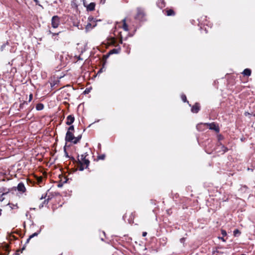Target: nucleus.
Returning <instances> with one entry per match:
<instances>
[{"label": "nucleus", "mask_w": 255, "mask_h": 255, "mask_svg": "<svg viewBox=\"0 0 255 255\" xmlns=\"http://www.w3.org/2000/svg\"><path fill=\"white\" fill-rule=\"evenodd\" d=\"M71 6L72 7L77 8L78 7V4H77V2L76 0H73L71 1Z\"/></svg>", "instance_id": "22"}, {"label": "nucleus", "mask_w": 255, "mask_h": 255, "mask_svg": "<svg viewBox=\"0 0 255 255\" xmlns=\"http://www.w3.org/2000/svg\"><path fill=\"white\" fill-rule=\"evenodd\" d=\"M89 92V90L86 89L85 91H84L85 93H88Z\"/></svg>", "instance_id": "47"}, {"label": "nucleus", "mask_w": 255, "mask_h": 255, "mask_svg": "<svg viewBox=\"0 0 255 255\" xmlns=\"http://www.w3.org/2000/svg\"><path fill=\"white\" fill-rule=\"evenodd\" d=\"M88 20L89 21L91 22L92 20H94V18L93 17L90 16L88 17Z\"/></svg>", "instance_id": "38"}, {"label": "nucleus", "mask_w": 255, "mask_h": 255, "mask_svg": "<svg viewBox=\"0 0 255 255\" xmlns=\"http://www.w3.org/2000/svg\"><path fill=\"white\" fill-rule=\"evenodd\" d=\"M101 71H102V69H100V70L99 71V72H101Z\"/></svg>", "instance_id": "56"}, {"label": "nucleus", "mask_w": 255, "mask_h": 255, "mask_svg": "<svg viewBox=\"0 0 255 255\" xmlns=\"http://www.w3.org/2000/svg\"><path fill=\"white\" fill-rule=\"evenodd\" d=\"M166 13L167 16H173L175 15V12L172 9L166 10Z\"/></svg>", "instance_id": "16"}, {"label": "nucleus", "mask_w": 255, "mask_h": 255, "mask_svg": "<svg viewBox=\"0 0 255 255\" xmlns=\"http://www.w3.org/2000/svg\"><path fill=\"white\" fill-rule=\"evenodd\" d=\"M88 155L87 153H85L81 155V160H80V161H82L83 162V164L86 165L85 169L88 168L89 164H90V161L89 159H86V156Z\"/></svg>", "instance_id": "4"}, {"label": "nucleus", "mask_w": 255, "mask_h": 255, "mask_svg": "<svg viewBox=\"0 0 255 255\" xmlns=\"http://www.w3.org/2000/svg\"><path fill=\"white\" fill-rule=\"evenodd\" d=\"M219 239L221 240H222L223 242H226V240L224 238V237H219Z\"/></svg>", "instance_id": "37"}, {"label": "nucleus", "mask_w": 255, "mask_h": 255, "mask_svg": "<svg viewBox=\"0 0 255 255\" xmlns=\"http://www.w3.org/2000/svg\"><path fill=\"white\" fill-rule=\"evenodd\" d=\"M233 234L235 236H237L241 234V232L238 229H236L234 231Z\"/></svg>", "instance_id": "24"}, {"label": "nucleus", "mask_w": 255, "mask_h": 255, "mask_svg": "<svg viewBox=\"0 0 255 255\" xmlns=\"http://www.w3.org/2000/svg\"><path fill=\"white\" fill-rule=\"evenodd\" d=\"M25 249V246H23V248H22V250H24Z\"/></svg>", "instance_id": "54"}, {"label": "nucleus", "mask_w": 255, "mask_h": 255, "mask_svg": "<svg viewBox=\"0 0 255 255\" xmlns=\"http://www.w3.org/2000/svg\"><path fill=\"white\" fill-rule=\"evenodd\" d=\"M120 43L121 44H122L123 43V40H122V36L121 35V39H120Z\"/></svg>", "instance_id": "46"}, {"label": "nucleus", "mask_w": 255, "mask_h": 255, "mask_svg": "<svg viewBox=\"0 0 255 255\" xmlns=\"http://www.w3.org/2000/svg\"><path fill=\"white\" fill-rule=\"evenodd\" d=\"M75 121V118L73 115H70L67 116L66 118V124L67 125H72Z\"/></svg>", "instance_id": "7"}, {"label": "nucleus", "mask_w": 255, "mask_h": 255, "mask_svg": "<svg viewBox=\"0 0 255 255\" xmlns=\"http://www.w3.org/2000/svg\"><path fill=\"white\" fill-rule=\"evenodd\" d=\"M50 200V198L48 197L46 200H45L42 204L39 205V208H41L43 207L44 204H47Z\"/></svg>", "instance_id": "23"}, {"label": "nucleus", "mask_w": 255, "mask_h": 255, "mask_svg": "<svg viewBox=\"0 0 255 255\" xmlns=\"http://www.w3.org/2000/svg\"><path fill=\"white\" fill-rule=\"evenodd\" d=\"M31 238L29 237V238L27 239L25 244H27L29 243V241L30 240Z\"/></svg>", "instance_id": "44"}, {"label": "nucleus", "mask_w": 255, "mask_h": 255, "mask_svg": "<svg viewBox=\"0 0 255 255\" xmlns=\"http://www.w3.org/2000/svg\"><path fill=\"white\" fill-rule=\"evenodd\" d=\"M96 26V24H95L94 25H93V26H92V24L90 22L88 23L86 26V32L89 31L90 29H92V27H95Z\"/></svg>", "instance_id": "15"}, {"label": "nucleus", "mask_w": 255, "mask_h": 255, "mask_svg": "<svg viewBox=\"0 0 255 255\" xmlns=\"http://www.w3.org/2000/svg\"><path fill=\"white\" fill-rule=\"evenodd\" d=\"M245 255V254H242V255Z\"/></svg>", "instance_id": "57"}, {"label": "nucleus", "mask_w": 255, "mask_h": 255, "mask_svg": "<svg viewBox=\"0 0 255 255\" xmlns=\"http://www.w3.org/2000/svg\"><path fill=\"white\" fill-rule=\"evenodd\" d=\"M32 98H33V95H32V94H30L29 95V96L28 102H31V100H32Z\"/></svg>", "instance_id": "35"}, {"label": "nucleus", "mask_w": 255, "mask_h": 255, "mask_svg": "<svg viewBox=\"0 0 255 255\" xmlns=\"http://www.w3.org/2000/svg\"><path fill=\"white\" fill-rule=\"evenodd\" d=\"M1 211H2V210L0 208V216L1 215Z\"/></svg>", "instance_id": "53"}, {"label": "nucleus", "mask_w": 255, "mask_h": 255, "mask_svg": "<svg viewBox=\"0 0 255 255\" xmlns=\"http://www.w3.org/2000/svg\"><path fill=\"white\" fill-rule=\"evenodd\" d=\"M121 50V47L118 45V47L116 48H114L111 50L109 52V55L113 54H118L120 52Z\"/></svg>", "instance_id": "8"}, {"label": "nucleus", "mask_w": 255, "mask_h": 255, "mask_svg": "<svg viewBox=\"0 0 255 255\" xmlns=\"http://www.w3.org/2000/svg\"><path fill=\"white\" fill-rule=\"evenodd\" d=\"M49 33H51L52 35V36L57 35L60 33V32H58V33H53L50 30L49 31Z\"/></svg>", "instance_id": "33"}, {"label": "nucleus", "mask_w": 255, "mask_h": 255, "mask_svg": "<svg viewBox=\"0 0 255 255\" xmlns=\"http://www.w3.org/2000/svg\"><path fill=\"white\" fill-rule=\"evenodd\" d=\"M14 71V72H16V69L15 68H13L12 69V71Z\"/></svg>", "instance_id": "49"}, {"label": "nucleus", "mask_w": 255, "mask_h": 255, "mask_svg": "<svg viewBox=\"0 0 255 255\" xmlns=\"http://www.w3.org/2000/svg\"><path fill=\"white\" fill-rule=\"evenodd\" d=\"M28 103L26 101H23L22 103H21L19 105L20 109H22L25 104L27 105Z\"/></svg>", "instance_id": "27"}, {"label": "nucleus", "mask_w": 255, "mask_h": 255, "mask_svg": "<svg viewBox=\"0 0 255 255\" xmlns=\"http://www.w3.org/2000/svg\"><path fill=\"white\" fill-rule=\"evenodd\" d=\"M82 138V135H79L77 137H75V138L73 140V141L72 142L74 144H77L78 142H79V141L81 140Z\"/></svg>", "instance_id": "14"}, {"label": "nucleus", "mask_w": 255, "mask_h": 255, "mask_svg": "<svg viewBox=\"0 0 255 255\" xmlns=\"http://www.w3.org/2000/svg\"><path fill=\"white\" fill-rule=\"evenodd\" d=\"M63 179H64V181H62V180H60V182H59V183L57 185L58 187L61 188L63 186V184L67 183L69 180L68 179H67L65 177H63Z\"/></svg>", "instance_id": "11"}, {"label": "nucleus", "mask_w": 255, "mask_h": 255, "mask_svg": "<svg viewBox=\"0 0 255 255\" xmlns=\"http://www.w3.org/2000/svg\"><path fill=\"white\" fill-rule=\"evenodd\" d=\"M70 159H72L73 161H75V159L73 157H69Z\"/></svg>", "instance_id": "48"}, {"label": "nucleus", "mask_w": 255, "mask_h": 255, "mask_svg": "<svg viewBox=\"0 0 255 255\" xmlns=\"http://www.w3.org/2000/svg\"><path fill=\"white\" fill-rule=\"evenodd\" d=\"M8 205H9V207L11 209H13L14 207H15L16 208H18V206H17V205H14V204L9 203Z\"/></svg>", "instance_id": "32"}, {"label": "nucleus", "mask_w": 255, "mask_h": 255, "mask_svg": "<svg viewBox=\"0 0 255 255\" xmlns=\"http://www.w3.org/2000/svg\"><path fill=\"white\" fill-rule=\"evenodd\" d=\"M30 210H35V208H30Z\"/></svg>", "instance_id": "55"}, {"label": "nucleus", "mask_w": 255, "mask_h": 255, "mask_svg": "<svg viewBox=\"0 0 255 255\" xmlns=\"http://www.w3.org/2000/svg\"><path fill=\"white\" fill-rule=\"evenodd\" d=\"M98 158L100 160H104L105 158V154H101L98 156Z\"/></svg>", "instance_id": "29"}, {"label": "nucleus", "mask_w": 255, "mask_h": 255, "mask_svg": "<svg viewBox=\"0 0 255 255\" xmlns=\"http://www.w3.org/2000/svg\"><path fill=\"white\" fill-rule=\"evenodd\" d=\"M221 234L223 237L226 236L227 235L226 231L224 230H221Z\"/></svg>", "instance_id": "31"}, {"label": "nucleus", "mask_w": 255, "mask_h": 255, "mask_svg": "<svg viewBox=\"0 0 255 255\" xmlns=\"http://www.w3.org/2000/svg\"><path fill=\"white\" fill-rule=\"evenodd\" d=\"M14 71V72H16V69L15 68H13L12 69V71Z\"/></svg>", "instance_id": "50"}, {"label": "nucleus", "mask_w": 255, "mask_h": 255, "mask_svg": "<svg viewBox=\"0 0 255 255\" xmlns=\"http://www.w3.org/2000/svg\"><path fill=\"white\" fill-rule=\"evenodd\" d=\"M248 170H251L252 171H253V169L248 168Z\"/></svg>", "instance_id": "51"}, {"label": "nucleus", "mask_w": 255, "mask_h": 255, "mask_svg": "<svg viewBox=\"0 0 255 255\" xmlns=\"http://www.w3.org/2000/svg\"><path fill=\"white\" fill-rule=\"evenodd\" d=\"M5 193H3L0 197V201H2L3 200V198L2 197V196L4 195Z\"/></svg>", "instance_id": "41"}, {"label": "nucleus", "mask_w": 255, "mask_h": 255, "mask_svg": "<svg viewBox=\"0 0 255 255\" xmlns=\"http://www.w3.org/2000/svg\"><path fill=\"white\" fill-rule=\"evenodd\" d=\"M145 13L143 9L140 7L137 8V13L135 16V18L140 21L143 20L144 19Z\"/></svg>", "instance_id": "1"}, {"label": "nucleus", "mask_w": 255, "mask_h": 255, "mask_svg": "<svg viewBox=\"0 0 255 255\" xmlns=\"http://www.w3.org/2000/svg\"><path fill=\"white\" fill-rule=\"evenodd\" d=\"M46 194L45 195H42L40 199L42 200L43 199H45L46 198Z\"/></svg>", "instance_id": "39"}, {"label": "nucleus", "mask_w": 255, "mask_h": 255, "mask_svg": "<svg viewBox=\"0 0 255 255\" xmlns=\"http://www.w3.org/2000/svg\"><path fill=\"white\" fill-rule=\"evenodd\" d=\"M157 4L160 8L164 7L165 6L164 0H158Z\"/></svg>", "instance_id": "12"}, {"label": "nucleus", "mask_w": 255, "mask_h": 255, "mask_svg": "<svg viewBox=\"0 0 255 255\" xmlns=\"http://www.w3.org/2000/svg\"><path fill=\"white\" fill-rule=\"evenodd\" d=\"M146 235H147V233L146 232H142V235L143 237H145L146 236Z\"/></svg>", "instance_id": "43"}, {"label": "nucleus", "mask_w": 255, "mask_h": 255, "mask_svg": "<svg viewBox=\"0 0 255 255\" xmlns=\"http://www.w3.org/2000/svg\"><path fill=\"white\" fill-rule=\"evenodd\" d=\"M75 138V136L74 135V134L72 132L70 131H67L65 137V140L66 142H72L73 141V140Z\"/></svg>", "instance_id": "5"}, {"label": "nucleus", "mask_w": 255, "mask_h": 255, "mask_svg": "<svg viewBox=\"0 0 255 255\" xmlns=\"http://www.w3.org/2000/svg\"><path fill=\"white\" fill-rule=\"evenodd\" d=\"M60 24V17L57 15H54L52 17L51 25L52 27L56 28Z\"/></svg>", "instance_id": "2"}, {"label": "nucleus", "mask_w": 255, "mask_h": 255, "mask_svg": "<svg viewBox=\"0 0 255 255\" xmlns=\"http://www.w3.org/2000/svg\"><path fill=\"white\" fill-rule=\"evenodd\" d=\"M95 3L94 2H91L87 6V10L88 11H93L95 9Z\"/></svg>", "instance_id": "10"}, {"label": "nucleus", "mask_w": 255, "mask_h": 255, "mask_svg": "<svg viewBox=\"0 0 255 255\" xmlns=\"http://www.w3.org/2000/svg\"><path fill=\"white\" fill-rule=\"evenodd\" d=\"M64 153H65V154L66 155V157H69V155H68V154L66 151V145H65L64 146Z\"/></svg>", "instance_id": "30"}, {"label": "nucleus", "mask_w": 255, "mask_h": 255, "mask_svg": "<svg viewBox=\"0 0 255 255\" xmlns=\"http://www.w3.org/2000/svg\"><path fill=\"white\" fill-rule=\"evenodd\" d=\"M251 70L248 68L245 69L243 72V74L244 76H249L251 75Z\"/></svg>", "instance_id": "13"}, {"label": "nucleus", "mask_w": 255, "mask_h": 255, "mask_svg": "<svg viewBox=\"0 0 255 255\" xmlns=\"http://www.w3.org/2000/svg\"><path fill=\"white\" fill-rule=\"evenodd\" d=\"M222 145V149L223 151V152L225 153L227 152L228 150V149L227 147H226L225 145L221 144Z\"/></svg>", "instance_id": "28"}, {"label": "nucleus", "mask_w": 255, "mask_h": 255, "mask_svg": "<svg viewBox=\"0 0 255 255\" xmlns=\"http://www.w3.org/2000/svg\"><path fill=\"white\" fill-rule=\"evenodd\" d=\"M44 108V105L42 103H38L36 105V109L37 111H41Z\"/></svg>", "instance_id": "18"}, {"label": "nucleus", "mask_w": 255, "mask_h": 255, "mask_svg": "<svg viewBox=\"0 0 255 255\" xmlns=\"http://www.w3.org/2000/svg\"><path fill=\"white\" fill-rule=\"evenodd\" d=\"M70 126L68 128L67 131H70L73 132L74 131V127L73 125H70Z\"/></svg>", "instance_id": "26"}, {"label": "nucleus", "mask_w": 255, "mask_h": 255, "mask_svg": "<svg viewBox=\"0 0 255 255\" xmlns=\"http://www.w3.org/2000/svg\"><path fill=\"white\" fill-rule=\"evenodd\" d=\"M200 110V104L196 103L191 108V111L193 113H198Z\"/></svg>", "instance_id": "6"}, {"label": "nucleus", "mask_w": 255, "mask_h": 255, "mask_svg": "<svg viewBox=\"0 0 255 255\" xmlns=\"http://www.w3.org/2000/svg\"><path fill=\"white\" fill-rule=\"evenodd\" d=\"M204 125H206L209 127V128L211 130H213L216 132L220 131V128L218 125L214 122L212 123H205Z\"/></svg>", "instance_id": "3"}, {"label": "nucleus", "mask_w": 255, "mask_h": 255, "mask_svg": "<svg viewBox=\"0 0 255 255\" xmlns=\"http://www.w3.org/2000/svg\"><path fill=\"white\" fill-rule=\"evenodd\" d=\"M55 84H56V82L55 81H53L52 83H50L51 88V89L52 90L53 89V87H54Z\"/></svg>", "instance_id": "34"}, {"label": "nucleus", "mask_w": 255, "mask_h": 255, "mask_svg": "<svg viewBox=\"0 0 255 255\" xmlns=\"http://www.w3.org/2000/svg\"><path fill=\"white\" fill-rule=\"evenodd\" d=\"M34 1L36 5H40V4H39V2L38 0H34Z\"/></svg>", "instance_id": "40"}, {"label": "nucleus", "mask_w": 255, "mask_h": 255, "mask_svg": "<svg viewBox=\"0 0 255 255\" xmlns=\"http://www.w3.org/2000/svg\"><path fill=\"white\" fill-rule=\"evenodd\" d=\"M26 215V216L27 217H28V216H29V217H30V218L31 217V215H30V213H29L28 211H27V212L26 213V215Z\"/></svg>", "instance_id": "42"}, {"label": "nucleus", "mask_w": 255, "mask_h": 255, "mask_svg": "<svg viewBox=\"0 0 255 255\" xmlns=\"http://www.w3.org/2000/svg\"><path fill=\"white\" fill-rule=\"evenodd\" d=\"M78 163L79 164V170L80 171H83L85 168V167H84L83 166L85 164H83V162H82V161H80L79 159H78Z\"/></svg>", "instance_id": "17"}, {"label": "nucleus", "mask_w": 255, "mask_h": 255, "mask_svg": "<svg viewBox=\"0 0 255 255\" xmlns=\"http://www.w3.org/2000/svg\"><path fill=\"white\" fill-rule=\"evenodd\" d=\"M181 99L184 102H187V103H189L188 101L187 100V98H186V96L184 94H182L181 96Z\"/></svg>", "instance_id": "25"}, {"label": "nucleus", "mask_w": 255, "mask_h": 255, "mask_svg": "<svg viewBox=\"0 0 255 255\" xmlns=\"http://www.w3.org/2000/svg\"><path fill=\"white\" fill-rule=\"evenodd\" d=\"M245 115L246 116H247V115H250V113H248V112H246V113H245Z\"/></svg>", "instance_id": "52"}, {"label": "nucleus", "mask_w": 255, "mask_h": 255, "mask_svg": "<svg viewBox=\"0 0 255 255\" xmlns=\"http://www.w3.org/2000/svg\"><path fill=\"white\" fill-rule=\"evenodd\" d=\"M17 188L18 191L21 192L22 193L24 192L26 190L24 185L22 182L18 183Z\"/></svg>", "instance_id": "9"}, {"label": "nucleus", "mask_w": 255, "mask_h": 255, "mask_svg": "<svg viewBox=\"0 0 255 255\" xmlns=\"http://www.w3.org/2000/svg\"><path fill=\"white\" fill-rule=\"evenodd\" d=\"M106 0H101L100 2L102 4H104L105 3Z\"/></svg>", "instance_id": "45"}, {"label": "nucleus", "mask_w": 255, "mask_h": 255, "mask_svg": "<svg viewBox=\"0 0 255 255\" xmlns=\"http://www.w3.org/2000/svg\"><path fill=\"white\" fill-rule=\"evenodd\" d=\"M123 28L125 31H128V24L126 22V19H124L123 20Z\"/></svg>", "instance_id": "19"}, {"label": "nucleus", "mask_w": 255, "mask_h": 255, "mask_svg": "<svg viewBox=\"0 0 255 255\" xmlns=\"http://www.w3.org/2000/svg\"><path fill=\"white\" fill-rule=\"evenodd\" d=\"M41 228L38 230L36 232L32 234V235H31L29 237L30 238L32 239V238L35 237V236H38V234H40V233L41 232Z\"/></svg>", "instance_id": "20"}, {"label": "nucleus", "mask_w": 255, "mask_h": 255, "mask_svg": "<svg viewBox=\"0 0 255 255\" xmlns=\"http://www.w3.org/2000/svg\"><path fill=\"white\" fill-rule=\"evenodd\" d=\"M185 238H182L181 239H180V243H182V244H184V242L185 241Z\"/></svg>", "instance_id": "36"}, {"label": "nucleus", "mask_w": 255, "mask_h": 255, "mask_svg": "<svg viewBox=\"0 0 255 255\" xmlns=\"http://www.w3.org/2000/svg\"><path fill=\"white\" fill-rule=\"evenodd\" d=\"M205 126L204 124L200 123L198 124L196 126V128L198 131H202L203 130L202 127Z\"/></svg>", "instance_id": "21"}]
</instances>
